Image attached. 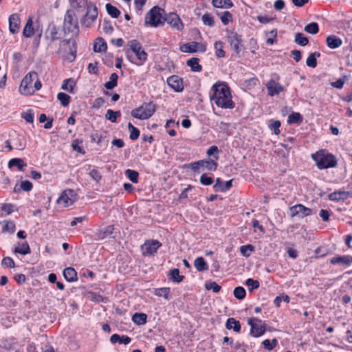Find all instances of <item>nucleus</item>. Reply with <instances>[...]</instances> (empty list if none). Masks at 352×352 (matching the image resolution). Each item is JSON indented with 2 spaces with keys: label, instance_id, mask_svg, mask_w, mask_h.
Listing matches in <instances>:
<instances>
[{
  "label": "nucleus",
  "instance_id": "obj_1",
  "mask_svg": "<svg viewBox=\"0 0 352 352\" xmlns=\"http://www.w3.org/2000/svg\"><path fill=\"white\" fill-rule=\"evenodd\" d=\"M211 90L213 94L210 96V100L217 107L229 109L235 107L230 89L226 82H217L212 86Z\"/></svg>",
  "mask_w": 352,
  "mask_h": 352
},
{
  "label": "nucleus",
  "instance_id": "obj_2",
  "mask_svg": "<svg viewBox=\"0 0 352 352\" xmlns=\"http://www.w3.org/2000/svg\"><path fill=\"white\" fill-rule=\"evenodd\" d=\"M311 157L316 162L317 167L320 170L337 166L336 157L325 150H320L312 154Z\"/></svg>",
  "mask_w": 352,
  "mask_h": 352
},
{
  "label": "nucleus",
  "instance_id": "obj_3",
  "mask_svg": "<svg viewBox=\"0 0 352 352\" xmlns=\"http://www.w3.org/2000/svg\"><path fill=\"white\" fill-rule=\"evenodd\" d=\"M156 107L153 102L143 103L138 108L133 109L131 114L133 118L140 120H146L151 118L155 112Z\"/></svg>",
  "mask_w": 352,
  "mask_h": 352
},
{
  "label": "nucleus",
  "instance_id": "obj_4",
  "mask_svg": "<svg viewBox=\"0 0 352 352\" xmlns=\"http://www.w3.org/2000/svg\"><path fill=\"white\" fill-rule=\"evenodd\" d=\"M63 30L65 33H72V36L78 34V21L73 10H67L64 19Z\"/></svg>",
  "mask_w": 352,
  "mask_h": 352
},
{
  "label": "nucleus",
  "instance_id": "obj_5",
  "mask_svg": "<svg viewBox=\"0 0 352 352\" xmlns=\"http://www.w3.org/2000/svg\"><path fill=\"white\" fill-rule=\"evenodd\" d=\"M76 43L74 39H65L60 41L58 52L67 55L66 58L72 62L76 56Z\"/></svg>",
  "mask_w": 352,
  "mask_h": 352
},
{
  "label": "nucleus",
  "instance_id": "obj_6",
  "mask_svg": "<svg viewBox=\"0 0 352 352\" xmlns=\"http://www.w3.org/2000/svg\"><path fill=\"white\" fill-rule=\"evenodd\" d=\"M164 10L158 6H154L146 14L145 23L151 26L157 27L163 23L162 14Z\"/></svg>",
  "mask_w": 352,
  "mask_h": 352
},
{
  "label": "nucleus",
  "instance_id": "obj_7",
  "mask_svg": "<svg viewBox=\"0 0 352 352\" xmlns=\"http://www.w3.org/2000/svg\"><path fill=\"white\" fill-rule=\"evenodd\" d=\"M37 78V73L35 72H30L22 79L19 87V92L25 96L32 95L34 90L32 89V82Z\"/></svg>",
  "mask_w": 352,
  "mask_h": 352
},
{
  "label": "nucleus",
  "instance_id": "obj_8",
  "mask_svg": "<svg viewBox=\"0 0 352 352\" xmlns=\"http://www.w3.org/2000/svg\"><path fill=\"white\" fill-rule=\"evenodd\" d=\"M130 50L135 54L138 65H142L147 59V54L142 49L141 44L137 40H131L128 42Z\"/></svg>",
  "mask_w": 352,
  "mask_h": 352
},
{
  "label": "nucleus",
  "instance_id": "obj_9",
  "mask_svg": "<svg viewBox=\"0 0 352 352\" xmlns=\"http://www.w3.org/2000/svg\"><path fill=\"white\" fill-rule=\"evenodd\" d=\"M262 320L257 318H250L248 324L250 326V335L257 338L263 335L266 331L265 324H261Z\"/></svg>",
  "mask_w": 352,
  "mask_h": 352
},
{
  "label": "nucleus",
  "instance_id": "obj_10",
  "mask_svg": "<svg viewBox=\"0 0 352 352\" xmlns=\"http://www.w3.org/2000/svg\"><path fill=\"white\" fill-rule=\"evenodd\" d=\"M86 9L87 12L81 20V23L82 26H85V28H89L97 19L98 9L92 3L87 6Z\"/></svg>",
  "mask_w": 352,
  "mask_h": 352
},
{
  "label": "nucleus",
  "instance_id": "obj_11",
  "mask_svg": "<svg viewBox=\"0 0 352 352\" xmlns=\"http://www.w3.org/2000/svg\"><path fill=\"white\" fill-rule=\"evenodd\" d=\"M45 39L52 43V42L59 40L62 38V33L59 28L54 23L49 24L45 32Z\"/></svg>",
  "mask_w": 352,
  "mask_h": 352
},
{
  "label": "nucleus",
  "instance_id": "obj_12",
  "mask_svg": "<svg viewBox=\"0 0 352 352\" xmlns=\"http://www.w3.org/2000/svg\"><path fill=\"white\" fill-rule=\"evenodd\" d=\"M162 246V243L157 240H147L141 246L144 256H154L157 250Z\"/></svg>",
  "mask_w": 352,
  "mask_h": 352
},
{
  "label": "nucleus",
  "instance_id": "obj_13",
  "mask_svg": "<svg viewBox=\"0 0 352 352\" xmlns=\"http://www.w3.org/2000/svg\"><path fill=\"white\" fill-rule=\"evenodd\" d=\"M278 80L279 76L275 74L274 78L270 79L266 84V88L270 96L278 95L280 92L284 91V87L278 82Z\"/></svg>",
  "mask_w": 352,
  "mask_h": 352
},
{
  "label": "nucleus",
  "instance_id": "obj_14",
  "mask_svg": "<svg viewBox=\"0 0 352 352\" xmlns=\"http://www.w3.org/2000/svg\"><path fill=\"white\" fill-rule=\"evenodd\" d=\"M77 194L75 190L67 189L64 190L57 199V202L63 204L65 207L72 205L76 199Z\"/></svg>",
  "mask_w": 352,
  "mask_h": 352
},
{
  "label": "nucleus",
  "instance_id": "obj_15",
  "mask_svg": "<svg viewBox=\"0 0 352 352\" xmlns=\"http://www.w3.org/2000/svg\"><path fill=\"white\" fill-rule=\"evenodd\" d=\"M289 213L291 217L296 216L299 218H304L312 214V210L309 208L305 207L302 204H296L289 208Z\"/></svg>",
  "mask_w": 352,
  "mask_h": 352
},
{
  "label": "nucleus",
  "instance_id": "obj_16",
  "mask_svg": "<svg viewBox=\"0 0 352 352\" xmlns=\"http://www.w3.org/2000/svg\"><path fill=\"white\" fill-rule=\"evenodd\" d=\"M231 49L236 54H239L243 50V45L242 43L241 36L237 33L232 32L228 36Z\"/></svg>",
  "mask_w": 352,
  "mask_h": 352
},
{
  "label": "nucleus",
  "instance_id": "obj_17",
  "mask_svg": "<svg viewBox=\"0 0 352 352\" xmlns=\"http://www.w3.org/2000/svg\"><path fill=\"white\" fill-rule=\"evenodd\" d=\"M164 21L177 30H182L184 28L181 19L175 12L168 14L164 19Z\"/></svg>",
  "mask_w": 352,
  "mask_h": 352
},
{
  "label": "nucleus",
  "instance_id": "obj_18",
  "mask_svg": "<svg viewBox=\"0 0 352 352\" xmlns=\"http://www.w3.org/2000/svg\"><path fill=\"white\" fill-rule=\"evenodd\" d=\"M167 84L177 92H180L184 89L183 80L177 75H173L168 78Z\"/></svg>",
  "mask_w": 352,
  "mask_h": 352
},
{
  "label": "nucleus",
  "instance_id": "obj_19",
  "mask_svg": "<svg viewBox=\"0 0 352 352\" xmlns=\"http://www.w3.org/2000/svg\"><path fill=\"white\" fill-rule=\"evenodd\" d=\"M20 17L18 14H12L9 17V30L12 34L19 32L20 28Z\"/></svg>",
  "mask_w": 352,
  "mask_h": 352
},
{
  "label": "nucleus",
  "instance_id": "obj_20",
  "mask_svg": "<svg viewBox=\"0 0 352 352\" xmlns=\"http://www.w3.org/2000/svg\"><path fill=\"white\" fill-rule=\"evenodd\" d=\"M330 263L332 265H349L352 263V256L349 255L334 256L330 259Z\"/></svg>",
  "mask_w": 352,
  "mask_h": 352
},
{
  "label": "nucleus",
  "instance_id": "obj_21",
  "mask_svg": "<svg viewBox=\"0 0 352 352\" xmlns=\"http://www.w3.org/2000/svg\"><path fill=\"white\" fill-rule=\"evenodd\" d=\"M232 179L227 181L224 183L220 179V178H217L216 179V183L213 186V188L216 192H226L231 188L232 186Z\"/></svg>",
  "mask_w": 352,
  "mask_h": 352
},
{
  "label": "nucleus",
  "instance_id": "obj_22",
  "mask_svg": "<svg viewBox=\"0 0 352 352\" xmlns=\"http://www.w3.org/2000/svg\"><path fill=\"white\" fill-rule=\"evenodd\" d=\"M351 193L347 191H335L329 195V199L331 201H344L347 199Z\"/></svg>",
  "mask_w": 352,
  "mask_h": 352
},
{
  "label": "nucleus",
  "instance_id": "obj_23",
  "mask_svg": "<svg viewBox=\"0 0 352 352\" xmlns=\"http://www.w3.org/2000/svg\"><path fill=\"white\" fill-rule=\"evenodd\" d=\"M114 227L113 226H107L106 227L100 228L97 232V236L98 239H104L106 238L111 237L113 233Z\"/></svg>",
  "mask_w": 352,
  "mask_h": 352
},
{
  "label": "nucleus",
  "instance_id": "obj_24",
  "mask_svg": "<svg viewBox=\"0 0 352 352\" xmlns=\"http://www.w3.org/2000/svg\"><path fill=\"white\" fill-rule=\"evenodd\" d=\"M326 43L327 46L331 49H336L340 47L342 44V41L336 35H330L327 37Z\"/></svg>",
  "mask_w": 352,
  "mask_h": 352
},
{
  "label": "nucleus",
  "instance_id": "obj_25",
  "mask_svg": "<svg viewBox=\"0 0 352 352\" xmlns=\"http://www.w3.org/2000/svg\"><path fill=\"white\" fill-rule=\"evenodd\" d=\"M64 278L69 282H74L77 280V272L73 267H66L63 270Z\"/></svg>",
  "mask_w": 352,
  "mask_h": 352
},
{
  "label": "nucleus",
  "instance_id": "obj_26",
  "mask_svg": "<svg viewBox=\"0 0 352 352\" xmlns=\"http://www.w3.org/2000/svg\"><path fill=\"white\" fill-rule=\"evenodd\" d=\"M107 49V45L105 41L101 38L98 37L96 39V41L94 44V51L95 52H106Z\"/></svg>",
  "mask_w": 352,
  "mask_h": 352
},
{
  "label": "nucleus",
  "instance_id": "obj_27",
  "mask_svg": "<svg viewBox=\"0 0 352 352\" xmlns=\"http://www.w3.org/2000/svg\"><path fill=\"white\" fill-rule=\"evenodd\" d=\"M110 341L113 344L118 342L120 344H128L131 342V339L127 336H120V335L115 333L111 336Z\"/></svg>",
  "mask_w": 352,
  "mask_h": 352
},
{
  "label": "nucleus",
  "instance_id": "obj_28",
  "mask_svg": "<svg viewBox=\"0 0 352 352\" xmlns=\"http://www.w3.org/2000/svg\"><path fill=\"white\" fill-rule=\"evenodd\" d=\"M34 34V28H33V21L31 17H30L23 30V35L26 38H30Z\"/></svg>",
  "mask_w": 352,
  "mask_h": 352
},
{
  "label": "nucleus",
  "instance_id": "obj_29",
  "mask_svg": "<svg viewBox=\"0 0 352 352\" xmlns=\"http://www.w3.org/2000/svg\"><path fill=\"white\" fill-rule=\"evenodd\" d=\"M186 65L190 67L192 72H199L202 69V67L199 65V59L198 58H191L187 60Z\"/></svg>",
  "mask_w": 352,
  "mask_h": 352
},
{
  "label": "nucleus",
  "instance_id": "obj_30",
  "mask_svg": "<svg viewBox=\"0 0 352 352\" xmlns=\"http://www.w3.org/2000/svg\"><path fill=\"white\" fill-rule=\"evenodd\" d=\"M197 42L187 43L180 46V50L185 53H194L197 52Z\"/></svg>",
  "mask_w": 352,
  "mask_h": 352
},
{
  "label": "nucleus",
  "instance_id": "obj_31",
  "mask_svg": "<svg viewBox=\"0 0 352 352\" xmlns=\"http://www.w3.org/2000/svg\"><path fill=\"white\" fill-rule=\"evenodd\" d=\"M226 327L228 329H233L235 332H239L241 330V324L239 321L233 318L227 320Z\"/></svg>",
  "mask_w": 352,
  "mask_h": 352
},
{
  "label": "nucleus",
  "instance_id": "obj_32",
  "mask_svg": "<svg viewBox=\"0 0 352 352\" xmlns=\"http://www.w3.org/2000/svg\"><path fill=\"white\" fill-rule=\"evenodd\" d=\"M13 144L15 149L23 150L26 145V142L23 135H17L14 139H13Z\"/></svg>",
  "mask_w": 352,
  "mask_h": 352
},
{
  "label": "nucleus",
  "instance_id": "obj_33",
  "mask_svg": "<svg viewBox=\"0 0 352 352\" xmlns=\"http://www.w3.org/2000/svg\"><path fill=\"white\" fill-rule=\"evenodd\" d=\"M194 265L199 272L206 271L208 265L203 257H198L195 260Z\"/></svg>",
  "mask_w": 352,
  "mask_h": 352
},
{
  "label": "nucleus",
  "instance_id": "obj_34",
  "mask_svg": "<svg viewBox=\"0 0 352 352\" xmlns=\"http://www.w3.org/2000/svg\"><path fill=\"white\" fill-rule=\"evenodd\" d=\"M212 6L218 8H230L233 6V3L231 0H212Z\"/></svg>",
  "mask_w": 352,
  "mask_h": 352
},
{
  "label": "nucleus",
  "instance_id": "obj_35",
  "mask_svg": "<svg viewBox=\"0 0 352 352\" xmlns=\"http://www.w3.org/2000/svg\"><path fill=\"white\" fill-rule=\"evenodd\" d=\"M118 76L116 73H112L109 78V81L104 83V87L108 90H111L118 85Z\"/></svg>",
  "mask_w": 352,
  "mask_h": 352
},
{
  "label": "nucleus",
  "instance_id": "obj_36",
  "mask_svg": "<svg viewBox=\"0 0 352 352\" xmlns=\"http://www.w3.org/2000/svg\"><path fill=\"white\" fill-rule=\"evenodd\" d=\"M147 316L143 313H135L133 317V322L137 325H142L146 322Z\"/></svg>",
  "mask_w": 352,
  "mask_h": 352
},
{
  "label": "nucleus",
  "instance_id": "obj_37",
  "mask_svg": "<svg viewBox=\"0 0 352 352\" xmlns=\"http://www.w3.org/2000/svg\"><path fill=\"white\" fill-rule=\"evenodd\" d=\"M320 54L318 52L311 53L306 60V64L308 67L315 68L317 66L316 57H320Z\"/></svg>",
  "mask_w": 352,
  "mask_h": 352
},
{
  "label": "nucleus",
  "instance_id": "obj_38",
  "mask_svg": "<svg viewBox=\"0 0 352 352\" xmlns=\"http://www.w3.org/2000/svg\"><path fill=\"white\" fill-rule=\"evenodd\" d=\"M75 85L76 83L72 78H67L63 80L61 89L73 94Z\"/></svg>",
  "mask_w": 352,
  "mask_h": 352
},
{
  "label": "nucleus",
  "instance_id": "obj_39",
  "mask_svg": "<svg viewBox=\"0 0 352 352\" xmlns=\"http://www.w3.org/2000/svg\"><path fill=\"white\" fill-rule=\"evenodd\" d=\"M201 164L203 168H205L206 170L210 171H214L218 166L217 163L211 159L201 160Z\"/></svg>",
  "mask_w": 352,
  "mask_h": 352
},
{
  "label": "nucleus",
  "instance_id": "obj_40",
  "mask_svg": "<svg viewBox=\"0 0 352 352\" xmlns=\"http://www.w3.org/2000/svg\"><path fill=\"white\" fill-rule=\"evenodd\" d=\"M13 166H16L19 170H23V168L26 166V164L21 158H13L9 161L8 167L12 168Z\"/></svg>",
  "mask_w": 352,
  "mask_h": 352
},
{
  "label": "nucleus",
  "instance_id": "obj_41",
  "mask_svg": "<svg viewBox=\"0 0 352 352\" xmlns=\"http://www.w3.org/2000/svg\"><path fill=\"white\" fill-rule=\"evenodd\" d=\"M170 278L176 283H181L184 276L179 275V270L177 268L173 269L169 272Z\"/></svg>",
  "mask_w": 352,
  "mask_h": 352
},
{
  "label": "nucleus",
  "instance_id": "obj_42",
  "mask_svg": "<svg viewBox=\"0 0 352 352\" xmlns=\"http://www.w3.org/2000/svg\"><path fill=\"white\" fill-rule=\"evenodd\" d=\"M57 99L63 107H67L70 102L71 97L65 93L60 92L57 95Z\"/></svg>",
  "mask_w": 352,
  "mask_h": 352
},
{
  "label": "nucleus",
  "instance_id": "obj_43",
  "mask_svg": "<svg viewBox=\"0 0 352 352\" xmlns=\"http://www.w3.org/2000/svg\"><path fill=\"white\" fill-rule=\"evenodd\" d=\"M125 175L133 183L138 182L139 173L136 170L127 169L125 170Z\"/></svg>",
  "mask_w": 352,
  "mask_h": 352
},
{
  "label": "nucleus",
  "instance_id": "obj_44",
  "mask_svg": "<svg viewBox=\"0 0 352 352\" xmlns=\"http://www.w3.org/2000/svg\"><path fill=\"white\" fill-rule=\"evenodd\" d=\"M106 10L107 13L113 18H118L120 14V10L111 3H107L106 5Z\"/></svg>",
  "mask_w": 352,
  "mask_h": 352
},
{
  "label": "nucleus",
  "instance_id": "obj_45",
  "mask_svg": "<svg viewBox=\"0 0 352 352\" xmlns=\"http://www.w3.org/2000/svg\"><path fill=\"white\" fill-rule=\"evenodd\" d=\"M128 129L130 131L129 138L131 140H137L140 136V131L135 127L131 122L128 123Z\"/></svg>",
  "mask_w": 352,
  "mask_h": 352
},
{
  "label": "nucleus",
  "instance_id": "obj_46",
  "mask_svg": "<svg viewBox=\"0 0 352 352\" xmlns=\"http://www.w3.org/2000/svg\"><path fill=\"white\" fill-rule=\"evenodd\" d=\"M304 30L307 33L316 34L319 31V27L317 23L312 22L305 25Z\"/></svg>",
  "mask_w": 352,
  "mask_h": 352
},
{
  "label": "nucleus",
  "instance_id": "obj_47",
  "mask_svg": "<svg viewBox=\"0 0 352 352\" xmlns=\"http://www.w3.org/2000/svg\"><path fill=\"white\" fill-rule=\"evenodd\" d=\"M223 43L221 41H216L214 43V49L216 50L215 54L218 58H222L225 56V51L223 50Z\"/></svg>",
  "mask_w": 352,
  "mask_h": 352
},
{
  "label": "nucleus",
  "instance_id": "obj_48",
  "mask_svg": "<svg viewBox=\"0 0 352 352\" xmlns=\"http://www.w3.org/2000/svg\"><path fill=\"white\" fill-rule=\"evenodd\" d=\"M294 41L295 43L301 46H305L309 43L308 38L306 36H305L302 33L296 34Z\"/></svg>",
  "mask_w": 352,
  "mask_h": 352
},
{
  "label": "nucleus",
  "instance_id": "obj_49",
  "mask_svg": "<svg viewBox=\"0 0 352 352\" xmlns=\"http://www.w3.org/2000/svg\"><path fill=\"white\" fill-rule=\"evenodd\" d=\"M234 296L239 300H243L246 295L245 289L243 287H236L234 289Z\"/></svg>",
  "mask_w": 352,
  "mask_h": 352
},
{
  "label": "nucleus",
  "instance_id": "obj_50",
  "mask_svg": "<svg viewBox=\"0 0 352 352\" xmlns=\"http://www.w3.org/2000/svg\"><path fill=\"white\" fill-rule=\"evenodd\" d=\"M14 252L20 254L25 255L30 253V248L27 243H24L19 247L16 248Z\"/></svg>",
  "mask_w": 352,
  "mask_h": 352
},
{
  "label": "nucleus",
  "instance_id": "obj_51",
  "mask_svg": "<svg viewBox=\"0 0 352 352\" xmlns=\"http://www.w3.org/2000/svg\"><path fill=\"white\" fill-rule=\"evenodd\" d=\"M254 250V248L252 245L248 244L245 245H242L240 248V252L241 254L245 257H248L250 255V252Z\"/></svg>",
  "mask_w": 352,
  "mask_h": 352
},
{
  "label": "nucleus",
  "instance_id": "obj_52",
  "mask_svg": "<svg viewBox=\"0 0 352 352\" xmlns=\"http://www.w3.org/2000/svg\"><path fill=\"white\" fill-rule=\"evenodd\" d=\"M205 287L207 290H212L214 293H218L221 290V286L219 285L214 281L206 282L205 284Z\"/></svg>",
  "mask_w": 352,
  "mask_h": 352
},
{
  "label": "nucleus",
  "instance_id": "obj_53",
  "mask_svg": "<svg viewBox=\"0 0 352 352\" xmlns=\"http://www.w3.org/2000/svg\"><path fill=\"white\" fill-rule=\"evenodd\" d=\"M245 285L249 287V291L250 292L254 289H258L260 286L258 280L252 278H248L245 281Z\"/></svg>",
  "mask_w": 352,
  "mask_h": 352
},
{
  "label": "nucleus",
  "instance_id": "obj_54",
  "mask_svg": "<svg viewBox=\"0 0 352 352\" xmlns=\"http://www.w3.org/2000/svg\"><path fill=\"white\" fill-rule=\"evenodd\" d=\"M302 121V116L299 113H292L288 116L287 122L289 124L298 123Z\"/></svg>",
  "mask_w": 352,
  "mask_h": 352
},
{
  "label": "nucleus",
  "instance_id": "obj_55",
  "mask_svg": "<svg viewBox=\"0 0 352 352\" xmlns=\"http://www.w3.org/2000/svg\"><path fill=\"white\" fill-rule=\"evenodd\" d=\"M263 346L265 349L268 350V351H271L272 350L274 347L276 346L277 345V340L276 339H273L272 341H270V340H265L263 341Z\"/></svg>",
  "mask_w": 352,
  "mask_h": 352
},
{
  "label": "nucleus",
  "instance_id": "obj_56",
  "mask_svg": "<svg viewBox=\"0 0 352 352\" xmlns=\"http://www.w3.org/2000/svg\"><path fill=\"white\" fill-rule=\"evenodd\" d=\"M220 19L223 25H228L232 19V14L229 11H225L221 15Z\"/></svg>",
  "mask_w": 352,
  "mask_h": 352
},
{
  "label": "nucleus",
  "instance_id": "obj_57",
  "mask_svg": "<svg viewBox=\"0 0 352 352\" xmlns=\"http://www.w3.org/2000/svg\"><path fill=\"white\" fill-rule=\"evenodd\" d=\"M169 293L170 289L168 287L159 288L155 291V295L158 296H162L166 299H168Z\"/></svg>",
  "mask_w": 352,
  "mask_h": 352
},
{
  "label": "nucleus",
  "instance_id": "obj_58",
  "mask_svg": "<svg viewBox=\"0 0 352 352\" xmlns=\"http://www.w3.org/2000/svg\"><path fill=\"white\" fill-rule=\"evenodd\" d=\"M202 21L204 25L212 27L214 25L213 17L210 14H204L202 16Z\"/></svg>",
  "mask_w": 352,
  "mask_h": 352
},
{
  "label": "nucleus",
  "instance_id": "obj_59",
  "mask_svg": "<svg viewBox=\"0 0 352 352\" xmlns=\"http://www.w3.org/2000/svg\"><path fill=\"white\" fill-rule=\"evenodd\" d=\"M200 183L204 186H210L213 183V179L206 174H202L200 177Z\"/></svg>",
  "mask_w": 352,
  "mask_h": 352
},
{
  "label": "nucleus",
  "instance_id": "obj_60",
  "mask_svg": "<svg viewBox=\"0 0 352 352\" xmlns=\"http://www.w3.org/2000/svg\"><path fill=\"white\" fill-rule=\"evenodd\" d=\"M348 79L346 76H344L342 78H339L335 82L331 83V86L338 89H342L344 86L345 81Z\"/></svg>",
  "mask_w": 352,
  "mask_h": 352
},
{
  "label": "nucleus",
  "instance_id": "obj_61",
  "mask_svg": "<svg viewBox=\"0 0 352 352\" xmlns=\"http://www.w3.org/2000/svg\"><path fill=\"white\" fill-rule=\"evenodd\" d=\"M91 3L88 0H74V7L78 8H86Z\"/></svg>",
  "mask_w": 352,
  "mask_h": 352
},
{
  "label": "nucleus",
  "instance_id": "obj_62",
  "mask_svg": "<svg viewBox=\"0 0 352 352\" xmlns=\"http://www.w3.org/2000/svg\"><path fill=\"white\" fill-rule=\"evenodd\" d=\"M1 265L5 267L13 268L15 266V263L13 259L10 257H5L1 261Z\"/></svg>",
  "mask_w": 352,
  "mask_h": 352
},
{
  "label": "nucleus",
  "instance_id": "obj_63",
  "mask_svg": "<svg viewBox=\"0 0 352 352\" xmlns=\"http://www.w3.org/2000/svg\"><path fill=\"white\" fill-rule=\"evenodd\" d=\"M90 138L92 142H96L98 145H100L102 140L104 139V136L102 134H99L98 133H93L91 134Z\"/></svg>",
  "mask_w": 352,
  "mask_h": 352
},
{
  "label": "nucleus",
  "instance_id": "obj_64",
  "mask_svg": "<svg viewBox=\"0 0 352 352\" xmlns=\"http://www.w3.org/2000/svg\"><path fill=\"white\" fill-rule=\"evenodd\" d=\"M20 186L21 190L25 192H30L33 187L32 184L28 180L22 181Z\"/></svg>",
  "mask_w": 352,
  "mask_h": 352
}]
</instances>
